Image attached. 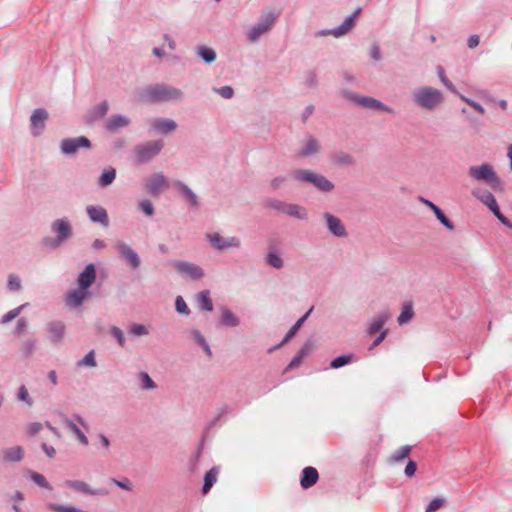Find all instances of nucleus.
<instances>
[{"label":"nucleus","mask_w":512,"mask_h":512,"mask_svg":"<svg viewBox=\"0 0 512 512\" xmlns=\"http://www.w3.org/2000/svg\"><path fill=\"white\" fill-rule=\"evenodd\" d=\"M140 98L147 102L179 101L183 98V92L167 84H155L147 86L141 92Z\"/></svg>","instance_id":"1"},{"label":"nucleus","mask_w":512,"mask_h":512,"mask_svg":"<svg viewBox=\"0 0 512 512\" xmlns=\"http://www.w3.org/2000/svg\"><path fill=\"white\" fill-rule=\"evenodd\" d=\"M414 103L421 109L433 111L444 102L443 93L431 86H421L412 92Z\"/></svg>","instance_id":"2"},{"label":"nucleus","mask_w":512,"mask_h":512,"mask_svg":"<svg viewBox=\"0 0 512 512\" xmlns=\"http://www.w3.org/2000/svg\"><path fill=\"white\" fill-rule=\"evenodd\" d=\"M291 175L295 181L310 184L324 194L331 193L335 189V184L331 180L310 169H295Z\"/></svg>","instance_id":"3"},{"label":"nucleus","mask_w":512,"mask_h":512,"mask_svg":"<svg viewBox=\"0 0 512 512\" xmlns=\"http://www.w3.org/2000/svg\"><path fill=\"white\" fill-rule=\"evenodd\" d=\"M468 175L475 181L484 182L494 191L502 192L504 190L502 180L497 175L493 166L489 163L469 167Z\"/></svg>","instance_id":"4"},{"label":"nucleus","mask_w":512,"mask_h":512,"mask_svg":"<svg viewBox=\"0 0 512 512\" xmlns=\"http://www.w3.org/2000/svg\"><path fill=\"white\" fill-rule=\"evenodd\" d=\"M51 232L55 234V237H45L43 238L42 243L44 246L52 249L59 247L73 235L72 226L66 218H60L53 221L51 224Z\"/></svg>","instance_id":"5"},{"label":"nucleus","mask_w":512,"mask_h":512,"mask_svg":"<svg viewBox=\"0 0 512 512\" xmlns=\"http://www.w3.org/2000/svg\"><path fill=\"white\" fill-rule=\"evenodd\" d=\"M341 96L367 109L383 111L390 114L394 113V110L390 106L370 96H363L347 89L341 91Z\"/></svg>","instance_id":"6"},{"label":"nucleus","mask_w":512,"mask_h":512,"mask_svg":"<svg viewBox=\"0 0 512 512\" xmlns=\"http://www.w3.org/2000/svg\"><path fill=\"white\" fill-rule=\"evenodd\" d=\"M162 140H151L135 146L134 152L138 162L147 163L156 157L163 149Z\"/></svg>","instance_id":"7"},{"label":"nucleus","mask_w":512,"mask_h":512,"mask_svg":"<svg viewBox=\"0 0 512 512\" xmlns=\"http://www.w3.org/2000/svg\"><path fill=\"white\" fill-rule=\"evenodd\" d=\"M277 19V15L268 13L266 15L261 16L259 21L253 25L249 31L247 32V37L251 42H256L258 39L267 33L273 27L275 21Z\"/></svg>","instance_id":"8"},{"label":"nucleus","mask_w":512,"mask_h":512,"mask_svg":"<svg viewBox=\"0 0 512 512\" xmlns=\"http://www.w3.org/2000/svg\"><path fill=\"white\" fill-rule=\"evenodd\" d=\"M361 8L356 9L350 16H348L340 26L333 29H322L315 32V37L334 36L339 38L348 33L355 24L357 16L360 14Z\"/></svg>","instance_id":"9"},{"label":"nucleus","mask_w":512,"mask_h":512,"mask_svg":"<svg viewBox=\"0 0 512 512\" xmlns=\"http://www.w3.org/2000/svg\"><path fill=\"white\" fill-rule=\"evenodd\" d=\"M171 264L180 275L191 280H200L204 276L203 269L194 263L183 260H173Z\"/></svg>","instance_id":"10"},{"label":"nucleus","mask_w":512,"mask_h":512,"mask_svg":"<svg viewBox=\"0 0 512 512\" xmlns=\"http://www.w3.org/2000/svg\"><path fill=\"white\" fill-rule=\"evenodd\" d=\"M206 238L213 248L224 251L229 248H240L241 240L236 236L222 237L218 232L206 234Z\"/></svg>","instance_id":"11"},{"label":"nucleus","mask_w":512,"mask_h":512,"mask_svg":"<svg viewBox=\"0 0 512 512\" xmlns=\"http://www.w3.org/2000/svg\"><path fill=\"white\" fill-rule=\"evenodd\" d=\"M322 217L325 221V226L331 235L337 238H345L348 236L346 227L340 218L330 212H324Z\"/></svg>","instance_id":"12"},{"label":"nucleus","mask_w":512,"mask_h":512,"mask_svg":"<svg viewBox=\"0 0 512 512\" xmlns=\"http://www.w3.org/2000/svg\"><path fill=\"white\" fill-rule=\"evenodd\" d=\"M145 188L150 195L158 196L161 192L169 188V182L163 173H154L146 180Z\"/></svg>","instance_id":"13"},{"label":"nucleus","mask_w":512,"mask_h":512,"mask_svg":"<svg viewBox=\"0 0 512 512\" xmlns=\"http://www.w3.org/2000/svg\"><path fill=\"white\" fill-rule=\"evenodd\" d=\"M91 142L85 136H79L76 138H65L60 143V149L63 154L73 155L79 148H90Z\"/></svg>","instance_id":"14"},{"label":"nucleus","mask_w":512,"mask_h":512,"mask_svg":"<svg viewBox=\"0 0 512 512\" xmlns=\"http://www.w3.org/2000/svg\"><path fill=\"white\" fill-rule=\"evenodd\" d=\"M115 248L121 258L132 268L137 269L141 265V260L136 251H134L127 243L117 241Z\"/></svg>","instance_id":"15"},{"label":"nucleus","mask_w":512,"mask_h":512,"mask_svg":"<svg viewBox=\"0 0 512 512\" xmlns=\"http://www.w3.org/2000/svg\"><path fill=\"white\" fill-rule=\"evenodd\" d=\"M64 485L76 492L89 496H107L109 491L105 488H91L86 482L81 480H66Z\"/></svg>","instance_id":"16"},{"label":"nucleus","mask_w":512,"mask_h":512,"mask_svg":"<svg viewBox=\"0 0 512 512\" xmlns=\"http://www.w3.org/2000/svg\"><path fill=\"white\" fill-rule=\"evenodd\" d=\"M49 117V114L44 108H36L30 117V125L32 134L39 136L45 128V123Z\"/></svg>","instance_id":"17"},{"label":"nucleus","mask_w":512,"mask_h":512,"mask_svg":"<svg viewBox=\"0 0 512 512\" xmlns=\"http://www.w3.org/2000/svg\"><path fill=\"white\" fill-rule=\"evenodd\" d=\"M96 280V267L93 263L86 265L84 270L79 274L77 283L78 287L88 291Z\"/></svg>","instance_id":"18"},{"label":"nucleus","mask_w":512,"mask_h":512,"mask_svg":"<svg viewBox=\"0 0 512 512\" xmlns=\"http://www.w3.org/2000/svg\"><path fill=\"white\" fill-rule=\"evenodd\" d=\"M86 212L89 219L94 223H99L104 227H108L109 218L106 209L102 206L88 205Z\"/></svg>","instance_id":"19"},{"label":"nucleus","mask_w":512,"mask_h":512,"mask_svg":"<svg viewBox=\"0 0 512 512\" xmlns=\"http://www.w3.org/2000/svg\"><path fill=\"white\" fill-rule=\"evenodd\" d=\"M331 163L337 167H350L355 165V157L346 151L337 150L330 155Z\"/></svg>","instance_id":"20"},{"label":"nucleus","mask_w":512,"mask_h":512,"mask_svg":"<svg viewBox=\"0 0 512 512\" xmlns=\"http://www.w3.org/2000/svg\"><path fill=\"white\" fill-rule=\"evenodd\" d=\"M175 188L178 192L186 199L189 205L195 209L200 206L198 196L189 188V186L183 181L177 180L174 182Z\"/></svg>","instance_id":"21"},{"label":"nucleus","mask_w":512,"mask_h":512,"mask_svg":"<svg viewBox=\"0 0 512 512\" xmlns=\"http://www.w3.org/2000/svg\"><path fill=\"white\" fill-rule=\"evenodd\" d=\"M319 479V473L316 468L307 466L302 470L300 485L303 489H309L314 486Z\"/></svg>","instance_id":"22"},{"label":"nucleus","mask_w":512,"mask_h":512,"mask_svg":"<svg viewBox=\"0 0 512 512\" xmlns=\"http://www.w3.org/2000/svg\"><path fill=\"white\" fill-rule=\"evenodd\" d=\"M313 311V307H311L301 318H299L296 323L289 329V331L284 336L283 340L277 344L276 346L269 349V353L273 352L274 350L280 348L283 344L288 342L301 328V326L304 324V322L307 320L311 312Z\"/></svg>","instance_id":"23"},{"label":"nucleus","mask_w":512,"mask_h":512,"mask_svg":"<svg viewBox=\"0 0 512 512\" xmlns=\"http://www.w3.org/2000/svg\"><path fill=\"white\" fill-rule=\"evenodd\" d=\"M50 341L58 344L62 341L65 334V325L62 321H52L47 324Z\"/></svg>","instance_id":"24"},{"label":"nucleus","mask_w":512,"mask_h":512,"mask_svg":"<svg viewBox=\"0 0 512 512\" xmlns=\"http://www.w3.org/2000/svg\"><path fill=\"white\" fill-rule=\"evenodd\" d=\"M89 295V291L81 288L72 290L66 295V303L72 308L79 307L89 297Z\"/></svg>","instance_id":"25"},{"label":"nucleus","mask_w":512,"mask_h":512,"mask_svg":"<svg viewBox=\"0 0 512 512\" xmlns=\"http://www.w3.org/2000/svg\"><path fill=\"white\" fill-rule=\"evenodd\" d=\"M151 127L162 134H169L176 130L177 124L173 119L156 118L151 122Z\"/></svg>","instance_id":"26"},{"label":"nucleus","mask_w":512,"mask_h":512,"mask_svg":"<svg viewBox=\"0 0 512 512\" xmlns=\"http://www.w3.org/2000/svg\"><path fill=\"white\" fill-rule=\"evenodd\" d=\"M24 458V449L22 446H12L2 450V459L7 463H17Z\"/></svg>","instance_id":"27"},{"label":"nucleus","mask_w":512,"mask_h":512,"mask_svg":"<svg viewBox=\"0 0 512 512\" xmlns=\"http://www.w3.org/2000/svg\"><path fill=\"white\" fill-rule=\"evenodd\" d=\"M390 317H391V312L389 310L382 311L381 313L376 315L372 319V321L367 329V333L369 335H374L377 332L381 331V329L383 328L385 323L390 319Z\"/></svg>","instance_id":"28"},{"label":"nucleus","mask_w":512,"mask_h":512,"mask_svg":"<svg viewBox=\"0 0 512 512\" xmlns=\"http://www.w3.org/2000/svg\"><path fill=\"white\" fill-rule=\"evenodd\" d=\"M420 201L433 211L436 218L441 222V224H443L449 230H454L455 226L453 222L444 214V212L436 204L422 197L420 198Z\"/></svg>","instance_id":"29"},{"label":"nucleus","mask_w":512,"mask_h":512,"mask_svg":"<svg viewBox=\"0 0 512 512\" xmlns=\"http://www.w3.org/2000/svg\"><path fill=\"white\" fill-rule=\"evenodd\" d=\"M320 143L319 141L312 135H309L299 152V155L302 157H308L311 155H315L320 151Z\"/></svg>","instance_id":"30"},{"label":"nucleus","mask_w":512,"mask_h":512,"mask_svg":"<svg viewBox=\"0 0 512 512\" xmlns=\"http://www.w3.org/2000/svg\"><path fill=\"white\" fill-rule=\"evenodd\" d=\"M130 124V119L126 116L115 114L110 117L106 123V129L110 132H115L120 128L126 127Z\"/></svg>","instance_id":"31"},{"label":"nucleus","mask_w":512,"mask_h":512,"mask_svg":"<svg viewBox=\"0 0 512 512\" xmlns=\"http://www.w3.org/2000/svg\"><path fill=\"white\" fill-rule=\"evenodd\" d=\"M220 469L218 466H213L206 474L204 475V484L202 487V493L206 495L213 485L217 482L218 475H219Z\"/></svg>","instance_id":"32"},{"label":"nucleus","mask_w":512,"mask_h":512,"mask_svg":"<svg viewBox=\"0 0 512 512\" xmlns=\"http://www.w3.org/2000/svg\"><path fill=\"white\" fill-rule=\"evenodd\" d=\"M284 214L300 220H306L308 217V212L304 207L292 203H286Z\"/></svg>","instance_id":"33"},{"label":"nucleus","mask_w":512,"mask_h":512,"mask_svg":"<svg viewBox=\"0 0 512 512\" xmlns=\"http://www.w3.org/2000/svg\"><path fill=\"white\" fill-rule=\"evenodd\" d=\"M472 195L480 200L484 205H486L491 211H494V209L498 206L494 195L489 191H484L481 193L480 191L473 190Z\"/></svg>","instance_id":"34"},{"label":"nucleus","mask_w":512,"mask_h":512,"mask_svg":"<svg viewBox=\"0 0 512 512\" xmlns=\"http://www.w3.org/2000/svg\"><path fill=\"white\" fill-rule=\"evenodd\" d=\"M197 304L200 310L211 312L213 310V303L210 297L209 290H203L196 295Z\"/></svg>","instance_id":"35"},{"label":"nucleus","mask_w":512,"mask_h":512,"mask_svg":"<svg viewBox=\"0 0 512 512\" xmlns=\"http://www.w3.org/2000/svg\"><path fill=\"white\" fill-rule=\"evenodd\" d=\"M240 323L239 318L228 308H221L220 324L226 327H236Z\"/></svg>","instance_id":"36"},{"label":"nucleus","mask_w":512,"mask_h":512,"mask_svg":"<svg viewBox=\"0 0 512 512\" xmlns=\"http://www.w3.org/2000/svg\"><path fill=\"white\" fill-rule=\"evenodd\" d=\"M63 423L67 429H69L71 432H73L75 434V436L77 437V439L79 440V442L81 444H83L85 446L88 445V443H89L88 438L80 430V428L77 426V424L73 420L65 417L63 420Z\"/></svg>","instance_id":"37"},{"label":"nucleus","mask_w":512,"mask_h":512,"mask_svg":"<svg viewBox=\"0 0 512 512\" xmlns=\"http://www.w3.org/2000/svg\"><path fill=\"white\" fill-rule=\"evenodd\" d=\"M196 53L207 64L214 62L217 57L214 49L205 45L197 46Z\"/></svg>","instance_id":"38"},{"label":"nucleus","mask_w":512,"mask_h":512,"mask_svg":"<svg viewBox=\"0 0 512 512\" xmlns=\"http://www.w3.org/2000/svg\"><path fill=\"white\" fill-rule=\"evenodd\" d=\"M116 178V170L114 168L106 169L102 172L98 179V185L100 187H107L111 185Z\"/></svg>","instance_id":"39"},{"label":"nucleus","mask_w":512,"mask_h":512,"mask_svg":"<svg viewBox=\"0 0 512 512\" xmlns=\"http://www.w3.org/2000/svg\"><path fill=\"white\" fill-rule=\"evenodd\" d=\"M414 316L413 306L411 303H406L402 307V311L397 319L399 325L406 324L412 320Z\"/></svg>","instance_id":"40"},{"label":"nucleus","mask_w":512,"mask_h":512,"mask_svg":"<svg viewBox=\"0 0 512 512\" xmlns=\"http://www.w3.org/2000/svg\"><path fill=\"white\" fill-rule=\"evenodd\" d=\"M28 305H29V303H24V304L16 307L15 309L10 310L9 312H7L6 314H4L2 316L0 323L7 324V323L11 322L16 317H18L19 314L23 311V309L25 307H27Z\"/></svg>","instance_id":"41"},{"label":"nucleus","mask_w":512,"mask_h":512,"mask_svg":"<svg viewBox=\"0 0 512 512\" xmlns=\"http://www.w3.org/2000/svg\"><path fill=\"white\" fill-rule=\"evenodd\" d=\"M352 361H353V354L340 355V356L334 358L330 362V367L333 369H338L345 365L350 364Z\"/></svg>","instance_id":"42"},{"label":"nucleus","mask_w":512,"mask_h":512,"mask_svg":"<svg viewBox=\"0 0 512 512\" xmlns=\"http://www.w3.org/2000/svg\"><path fill=\"white\" fill-rule=\"evenodd\" d=\"M29 477L39 487L44 488V489H48V490L52 489V487L50 486V484L48 483V481L46 480V478L42 474H40L38 472L30 471L29 472Z\"/></svg>","instance_id":"43"},{"label":"nucleus","mask_w":512,"mask_h":512,"mask_svg":"<svg viewBox=\"0 0 512 512\" xmlns=\"http://www.w3.org/2000/svg\"><path fill=\"white\" fill-rule=\"evenodd\" d=\"M49 508L54 512H88L73 505H61L56 503L50 504Z\"/></svg>","instance_id":"44"},{"label":"nucleus","mask_w":512,"mask_h":512,"mask_svg":"<svg viewBox=\"0 0 512 512\" xmlns=\"http://www.w3.org/2000/svg\"><path fill=\"white\" fill-rule=\"evenodd\" d=\"M304 84L309 89H314L318 86V77L315 70H308L305 73Z\"/></svg>","instance_id":"45"},{"label":"nucleus","mask_w":512,"mask_h":512,"mask_svg":"<svg viewBox=\"0 0 512 512\" xmlns=\"http://www.w3.org/2000/svg\"><path fill=\"white\" fill-rule=\"evenodd\" d=\"M266 261L276 269H281L284 266L283 259L276 252H269L266 256Z\"/></svg>","instance_id":"46"},{"label":"nucleus","mask_w":512,"mask_h":512,"mask_svg":"<svg viewBox=\"0 0 512 512\" xmlns=\"http://www.w3.org/2000/svg\"><path fill=\"white\" fill-rule=\"evenodd\" d=\"M412 447L410 445L401 446L395 453L391 456V460L394 462H399L406 457L409 456Z\"/></svg>","instance_id":"47"},{"label":"nucleus","mask_w":512,"mask_h":512,"mask_svg":"<svg viewBox=\"0 0 512 512\" xmlns=\"http://www.w3.org/2000/svg\"><path fill=\"white\" fill-rule=\"evenodd\" d=\"M192 335H193V338L195 339V341L204 349L206 354L208 356H211L212 352H211L210 346L208 345L205 337L201 334V332L198 330H193Z\"/></svg>","instance_id":"48"},{"label":"nucleus","mask_w":512,"mask_h":512,"mask_svg":"<svg viewBox=\"0 0 512 512\" xmlns=\"http://www.w3.org/2000/svg\"><path fill=\"white\" fill-rule=\"evenodd\" d=\"M109 109L108 102L106 100L102 101L98 104L93 110V119H101L103 118Z\"/></svg>","instance_id":"49"},{"label":"nucleus","mask_w":512,"mask_h":512,"mask_svg":"<svg viewBox=\"0 0 512 512\" xmlns=\"http://www.w3.org/2000/svg\"><path fill=\"white\" fill-rule=\"evenodd\" d=\"M138 206L139 209L149 217L155 214L153 203L149 199L140 201Z\"/></svg>","instance_id":"50"},{"label":"nucleus","mask_w":512,"mask_h":512,"mask_svg":"<svg viewBox=\"0 0 512 512\" xmlns=\"http://www.w3.org/2000/svg\"><path fill=\"white\" fill-rule=\"evenodd\" d=\"M97 365L95 360V353L93 350L89 351L79 362L78 366L95 367Z\"/></svg>","instance_id":"51"},{"label":"nucleus","mask_w":512,"mask_h":512,"mask_svg":"<svg viewBox=\"0 0 512 512\" xmlns=\"http://www.w3.org/2000/svg\"><path fill=\"white\" fill-rule=\"evenodd\" d=\"M286 202L277 199H268L265 202V207L272 208L284 214Z\"/></svg>","instance_id":"52"},{"label":"nucleus","mask_w":512,"mask_h":512,"mask_svg":"<svg viewBox=\"0 0 512 512\" xmlns=\"http://www.w3.org/2000/svg\"><path fill=\"white\" fill-rule=\"evenodd\" d=\"M437 71L441 82L446 86V88L453 93H457V90L453 83L446 77L444 69L441 66H438Z\"/></svg>","instance_id":"53"},{"label":"nucleus","mask_w":512,"mask_h":512,"mask_svg":"<svg viewBox=\"0 0 512 512\" xmlns=\"http://www.w3.org/2000/svg\"><path fill=\"white\" fill-rule=\"evenodd\" d=\"M175 308H176V311L180 314H184V315L190 314V309L188 308V306L182 296L176 297Z\"/></svg>","instance_id":"54"},{"label":"nucleus","mask_w":512,"mask_h":512,"mask_svg":"<svg viewBox=\"0 0 512 512\" xmlns=\"http://www.w3.org/2000/svg\"><path fill=\"white\" fill-rule=\"evenodd\" d=\"M7 286L10 291H19L21 289V280L15 274L8 276Z\"/></svg>","instance_id":"55"},{"label":"nucleus","mask_w":512,"mask_h":512,"mask_svg":"<svg viewBox=\"0 0 512 512\" xmlns=\"http://www.w3.org/2000/svg\"><path fill=\"white\" fill-rule=\"evenodd\" d=\"M17 398L20 401L25 402L27 405L32 406L33 401L29 396L28 390L24 385H21L18 389Z\"/></svg>","instance_id":"56"},{"label":"nucleus","mask_w":512,"mask_h":512,"mask_svg":"<svg viewBox=\"0 0 512 512\" xmlns=\"http://www.w3.org/2000/svg\"><path fill=\"white\" fill-rule=\"evenodd\" d=\"M213 91L219 94L224 99H231L234 96V90L231 86H222L220 88H213Z\"/></svg>","instance_id":"57"},{"label":"nucleus","mask_w":512,"mask_h":512,"mask_svg":"<svg viewBox=\"0 0 512 512\" xmlns=\"http://www.w3.org/2000/svg\"><path fill=\"white\" fill-rule=\"evenodd\" d=\"M129 333L133 336H144L149 333L148 329L142 324H133L129 328Z\"/></svg>","instance_id":"58"},{"label":"nucleus","mask_w":512,"mask_h":512,"mask_svg":"<svg viewBox=\"0 0 512 512\" xmlns=\"http://www.w3.org/2000/svg\"><path fill=\"white\" fill-rule=\"evenodd\" d=\"M110 333L113 337L116 338L118 344L121 346V347H124L125 346V337H124V334L122 332V330L117 327V326H112L110 328Z\"/></svg>","instance_id":"59"},{"label":"nucleus","mask_w":512,"mask_h":512,"mask_svg":"<svg viewBox=\"0 0 512 512\" xmlns=\"http://www.w3.org/2000/svg\"><path fill=\"white\" fill-rule=\"evenodd\" d=\"M140 378L142 382V388L143 389H154L156 387L155 382L152 380V378L148 375L146 372L140 373Z\"/></svg>","instance_id":"60"},{"label":"nucleus","mask_w":512,"mask_h":512,"mask_svg":"<svg viewBox=\"0 0 512 512\" xmlns=\"http://www.w3.org/2000/svg\"><path fill=\"white\" fill-rule=\"evenodd\" d=\"M110 481L115 484L120 489L131 491L133 486L131 481L128 478H124L123 480H117L115 478H111Z\"/></svg>","instance_id":"61"},{"label":"nucleus","mask_w":512,"mask_h":512,"mask_svg":"<svg viewBox=\"0 0 512 512\" xmlns=\"http://www.w3.org/2000/svg\"><path fill=\"white\" fill-rule=\"evenodd\" d=\"M443 505H444V500L443 499H441V498H434L427 505L425 512H436Z\"/></svg>","instance_id":"62"},{"label":"nucleus","mask_w":512,"mask_h":512,"mask_svg":"<svg viewBox=\"0 0 512 512\" xmlns=\"http://www.w3.org/2000/svg\"><path fill=\"white\" fill-rule=\"evenodd\" d=\"M496 217L497 219L503 224L505 225L506 227L512 229V223L510 222V220L505 217L501 211H500V208L499 206H497L494 211H491Z\"/></svg>","instance_id":"63"},{"label":"nucleus","mask_w":512,"mask_h":512,"mask_svg":"<svg viewBox=\"0 0 512 512\" xmlns=\"http://www.w3.org/2000/svg\"><path fill=\"white\" fill-rule=\"evenodd\" d=\"M36 341L34 339H27L24 342L23 350L26 357H29L33 354L35 349Z\"/></svg>","instance_id":"64"}]
</instances>
